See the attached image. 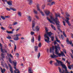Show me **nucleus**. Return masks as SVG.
Listing matches in <instances>:
<instances>
[{"instance_id":"1","label":"nucleus","mask_w":73,"mask_h":73,"mask_svg":"<svg viewBox=\"0 0 73 73\" xmlns=\"http://www.w3.org/2000/svg\"><path fill=\"white\" fill-rule=\"evenodd\" d=\"M57 48L59 49V50H60V45L59 44H58L57 46L56 45L55 46H52V48L50 47V53H54V50L55 49V53L56 54L58 55L59 57H61V56L62 57H63V56L65 57V55L64 54V53L63 52H61V53H58V50Z\"/></svg>"},{"instance_id":"2","label":"nucleus","mask_w":73,"mask_h":73,"mask_svg":"<svg viewBox=\"0 0 73 73\" xmlns=\"http://www.w3.org/2000/svg\"><path fill=\"white\" fill-rule=\"evenodd\" d=\"M45 30L47 34H45L44 35V36L45 38H47L48 39H45L44 40L46 42H47V43H49V36H48V35L49 36H50L52 35V33L51 32H48V29L46 27L45 28Z\"/></svg>"},{"instance_id":"3","label":"nucleus","mask_w":73,"mask_h":73,"mask_svg":"<svg viewBox=\"0 0 73 73\" xmlns=\"http://www.w3.org/2000/svg\"><path fill=\"white\" fill-rule=\"evenodd\" d=\"M54 21L55 22L56 25L57 26V28L58 29V31H59V32H62L61 31V29L59 28L61 27V26H60V21Z\"/></svg>"},{"instance_id":"4","label":"nucleus","mask_w":73,"mask_h":73,"mask_svg":"<svg viewBox=\"0 0 73 73\" xmlns=\"http://www.w3.org/2000/svg\"><path fill=\"white\" fill-rule=\"evenodd\" d=\"M53 14H52L51 16H50V18L51 19V20H53V21H54V22L56 23V22L54 21H58V18L57 17H56L55 19L54 18V17H53Z\"/></svg>"},{"instance_id":"5","label":"nucleus","mask_w":73,"mask_h":73,"mask_svg":"<svg viewBox=\"0 0 73 73\" xmlns=\"http://www.w3.org/2000/svg\"><path fill=\"white\" fill-rule=\"evenodd\" d=\"M36 7L37 8V11H39L40 12V13L43 16H44L45 15H44V13L41 10V9H40V7H39V6L38 5H37Z\"/></svg>"},{"instance_id":"6","label":"nucleus","mask_w":73,"mask_h":73,"mask_svg":"<svg viewBox=\"0 0 73 73\" xmlns=\"http://www.w3.org/2000/svg\"><path fill=\"white\" fill-rule=\"evenodd\" d=\"M32 29L34 31H35V29L34 28L35 27V22L34 21H32Z\"/></svg>"},{"instance_id":"7","label":"nucleus","mask_w":73,"mask_h":73,"mask_svg":"<svg viewBox=\"0 0 73 73\" xmlns=\"http://www.w3.org/2000/svg\"><path fill=\"white\" fill-rule=\"evenodd\" d=\"M50 57L52 58H55L58 57V56L54 54V53H53V54L51 55L50 56Z\"/></svg>"},{"instance_id":"8","label":"nucleus","mask_w":73,"mask_h":73,"mask_svg":"<svg viewBox=\"0 0 73 73\" xmlns=\"http://www.w3.org/2000/svg\"><path fill=\"white\" fill-rule=\"evenodd\" d=\"M44 13L46 16H49L50 14V11L49 10H45L44 11Z\"/></svg>"},{"instance_id":"9","label":"nucleus","mask_w":73,"mask_h":73,"mask_svg":"<svg viewBox=\"0 0 73 73\" xmlns=\"http://www.w3.org/2000/svg\"><path fill=\"white\" fill-rule=\"evenodd\" d=\"M66 19H67V20H65V21H66V23H67L68 24V25H69V26H70V25H71L69 22V18L68 17H66Z\"/></svg>"},{"instance_id":"10","label":"nucleus","mask_w":73,"mask_h":73,"mask_svg":"<svg viewBox=\"0 0 73 73\" xmlns=\"http://www.w3.org/2000/svg\"><path fill=\"white\" fill-rule=\"evenodd\" d=\"M14 69H15V70L14 71V72L15 73H20V71L18 69H16V67H14Z\"/></svg>"},{"instance_id":"11","label":"nucleus","mask_w":73,"mask_h":73,"mask_svg":"<svg viewBox=\"0 0 73 73\" xmlns=\"http://www.w3.org/2000/svg\"><path fill=\"white\" fill-rule=\"evenodd\" d=\"M8 65L9 66L10 68V72H11V73H13V69H12V68L11 66V65L9 64Z\"/></svg>"},{"instance_id":"12","label":"nucleus","mask_w":73,"mask_h":73,"mask_svg":"<svg viewBox=\"0 0 73 73\" xmlns=\"http://www.w3.org/2000/svg\"><path fill=\"white\" fill-rule=\"evenodd\" d=\"M29 4L31 5L33 4V0H27Z\"/></svg>"},{"instance_id":"13","label":"nucleus","mask_w":73,"mask_h":73,"mask_svg":"<svg viewBox=\"0 0 73 73\" xmlns=\"http://www.w3.org/2000/svg\"><path fill=\"white\" fill-rule=\"evenodd\" d=\"M7 3V4H8L9 5H10V6H11V5H12V1L10 0V1H7V2H6Z\"/></svg>"},{"instance_id":"14","label":"nucleus","mask_w":73,"mask_h":73,"mask_svg":"<svg viewBox=\"0 0 73 73\" xmlns=\"http://www.w3.org/2000/svg\"><path fill=\"white\" fill-rule=\"evenodd\" d=\"M35 31H36V32H38L40 30V27L38 26H36L35 27Z\"/></svg>"},{"instance_id":"15","label":"nucleus","mask_w":73,"mask_h":73,"mask_svg":"<svg viewBox=\"0 0 73 73\" xmlns=\"http://www.w3.org/2000/svg\"><path fill=\"white\" fill-rule=\"evenodd\" d=\"M47 19L48 20V21H49V22L50 23H52L53 24H55V23L54 22H53V21H51L50 19L49 18V17H47Z\"/></svg>"},{"instance_id":"16","label":"nucleus","mask_w":73,"mask_h":73,"mask_svg":"<svg viewBox=\"0 0 73 73\" xmlns=\"http://www.w3.org/2000/svg\"><path fill=\"white\" fill-rule=\"evenodd\" d=\"M17 14L19 17H22V13L21 12L19 11H18Z\"/></svg>"},{"instance_id":"17","label":"nucleus","mask_w":73,"mask_h":73,"mask_svg":"<svg viewBox=\"0 0 73 73\" xmlns=\"http://www.w3.org/2000/svg\"><path fill=\"white\" fill-rule=\"evenodd\" d=\"M27 19L29 22H32V18H31V16H28L27 17Z\"/></svg>"},{"instance_id":"18","label":"nucleus","mask_w":73,"mask_h":73,"mask_svg":"<svg viewBox=\"0 0 73 73\" xmlns=\"http://www.w3.org/2000/svg\"><path fill=\"white\" fill-rule=\"evenodd\" d=\"M66 42H67V44H72V41H69V39L68 38H67L66 39Z\"/></svg>"},{"instance_id":"19","label":"nucleus","mask_w":73,"mask_h":73,"mask_svg":"<svg viewBox=\"0 0 73 73\" xmlns=\"http://www.w3.org/2000/svg\"><path fill=\"white\" fill-rule=\"evenodd\" d=\"M29 73H33V71L32 70V68L30 67L29 68Z\"/></svg>"},{"instance_id":"20","label":"nucleus","mask_w":73,"mask_h":73,"mask_svg":"<svg viewBox=\"0 0 73 73\" xmlns=\"http://www.w3.org/2000/svg\"><path fill=\"white\" fill-rule=\"evenodd\" d=\"M1 68V71L2 73H4L5 72V69H3H3H2V68L1 67H0Z\"/></svg>"},{"instance_id":"21","label":"nucleus","mask_w":73,"mask_h":73,"mask_svg":"<svg viewBox=\"0 0 73 73\" xmlns=\"http://www.w3.org/2000/svg\"><path fill=\"white\" fill-rule=\"evenodd\" d=\"M55 60L56 61H57V62L58 65H59L60 64V65H61V64L62 63V62H61V61L58 60L56 59H55Z\"/></svg>"},{"instance_id":"22","label":"nucleus","mask_w":73,"mask_h":73,"mask_svg":"<svg viewBox=\"0 0 73 73\" xmlns=\"http://www.w3.org/2000/svg\"><path fill=\"white\" fill-rule=\"evenodd\" d=\"M64 69H65V71L63 70L62 72V73H66L67 72H68V70L67 69V68L66 67V68H64Z\"/></svg>"},{"instance_id":"23","label":"nucleus","mask_w":73,"mask_h":73,"mask_svg":"<svg viewBox=\"0 0 73 73\" xmlns=\"http://www.w3.org/2000/svg\"><path fill=\"white\" fill-rule=\"evenodd\" d=\"M1 56L2 57L1 58L3 61H4L3 58H5V56H4V54H3V53H1Z\"/></svg>"},{"instance_id":"24","label":"nucleus","mask_w":73,"mask_h":73,"mask_svg":"<svg viewBox=\"0 0 73 73\" xmlns=\"http://www.w3.org/2000/svg\"><path fill=\"white\" fill-rule=\"evenodd\" d=\"M61 65L62 66V67L63 68H64H64H66V67L65 65L63 64L62 63V64L61 63Z\"/></svg>"},{"instance_id":"25","label":"nucleus","mask_w":73,"mask_h":73,"mask_svg":"<svg viewBox=\"0 0 73 73\" xmlns=\"http://www.w3.org/2000/svg\"><path fill=\"white\" fill-rule=\"evenodd\" d=\"M6 32L9 34H12L13 33V32L12 31H6Z\"/></svg>"},{"instance_id":"26","label":"nucleus","mask_w":73,"mask_h":73,"mask_svg":"<svg viewBox=\"0 0 73 73\" xmlns=\"http://www.w3.org/2000/svg\"><path fill=\"white\" fill-rule=\"evenodd\" d=\"M13 63L14 64V67H15L16 66V64H17V62L16 61L14 60V61H13Z\"/></svg>"},{"instance_id":"27","label":"nucleus","mask_w":73,"mask_h":73,"mask_svg":"<svg viewBox=\"0 0 73 73\" xmlns=\"http://www.w3.org/2000/svg\"><path fill=\"white\" fill-rule=\"evenodd\" d=\"M21 36V34H18L17 35H14V36L15 37H19V36Z\"/></svg>"},{"instance_id":"28","label":"nucleus","mask_w":73,"mask_h":73,"mask_svg":"<svg viewBox=\"0 0 73 73\" xmlns=\"http://www.w3.org/2000/svg\"><path fill=\"white\" fill-rule=\"evenodd\" d=\"M1 52L2 53H5L4 52H5V53H7V52L6 50H5V49H2V51H1Z\"/></svg>"},{"instance_id":"29","label":"nucleus","mask_w":73,"mask_h":73,"mask_svg":"<svg viewBox=\"0 0 73 73\" xmlns=\"http://www.w3.org/2000/svg\"><path fill=\"white\" fill-rule=\"evenodd\" d=\"M33 12H34V13L35 14H36V15H37V14L38 13L37 12V11L35 9H33Z\"/></svg>"},{"instance_id":"30","label":"nucleus","mask_w":73,"mask_h":73,"mask_svg":"<svg viewBox=\"0 0 73 73\" xmlns=\"http://www.w3.org/2000/svg\"><path fill=\"white\" fill-rule=\"evenodd\" d=\"M51 28H52L53 29L55 30V31H56V28H55V27H54V26L53 25H51Z\"/></svg>"},{"instance_id":"31","label":"nucleus","mask_w":73,"mask_h":73,"mask_svg":"<svg viewBox=\"0 0 73 73\" xmlns=\"http://www.w3.org/2000/svg\"><path fill=\"white\" fill-rule=\"evenodd\" d=\"M60 15H61L60 14H55V16L56 17H57V18L58 16L59 17H60Z\"/></svg>"},{"instance_id":"32","label":"nucleus","mask_w":73,"mask_h":73,"mask_svg":"<svg viewBox=\"0 0 73 73\" xmlns=\"http://www.w3.org/2000/svg\"><path fill=\"white\" fill-rule=\"evenodd\" d=\"M56 2L54 1L50 3V5H49L50 6V5H54V4H55Z\"/></svg>"},{"instance_id":"33","label":"nucleus","mask_w":73,"mask_h":73,"mask_svg":"<svg viewBox=\"0 0 73 73\" xmlns=\"http://www.w3.org/2000/svg\"><path fill=\"white\" fill-rule=\"evenodd\" d=\"M14 40H15L17 41V40H19V37H15L14 38Z\"/></svg>"},{"instance_id":"34","label":"nucleus","mask_w":73,"mask_h":73,"mask_svg":"<svg viewBox=\"0 0 73 73\" xmlns=\"http://www.w3.org/2000/svg\"><path fill=\"white\" fill-rule=\"evenodd\" d=\"M12 7H10V8H7L6 9L7 11H10V10H11Z\"/></svg>"},{"instance_id":"35","label":"nucleus","mask_w":73,"mask_h":73,"mask_svg":"<svg viewBox=\"0 0 73 73\" xmlns=\"http://www.w3.org/2000/svg\"><path fill=\"white\" fill-rule=\"evenodd\" d=\"M38 49V46H35V52H37V50Z\"/></svg>"},{"instance_id":"36","label":"nucleus","mask_w":73,"mask_h":73,"mask_svg":"<svg viewBox=\"0 0 73 73\" xmlns=\"http://www.w3.org/2000/svg\"><path fill=\"white\" fill-rule=\"evenodd\" d=\"M35 41V38H34V37H33L31 39V42H34V41Z\"/></svg>"},{"instance_id":"37","label":"nucleus","mask_w":73,"mask_h":73,"mask_svg":"<svg viewBox=\"0 0 73 73\" xmlns=\"http://www.w3.org/2000/svg\"><path fill=\"white\" fill-rule=\"evenodd\" d=\"M9 61L11 64L12 63V60H11V58H9Z\"/></svg>"},{"instance_id":"38","label":"nucleus","mask_w":73,"mask_h":73,"mask_svg":"<svg viewBox=\"0 0 73 73\" xmlns=\"http://www.w3.org/2000/svg\"><path fill=\"white\" fill-rule=\"evenodd\" d=\"M37 58L38 59L40 58V53L39 52L38 55H37Z\"/></svg>"},{"instance_id":"39","label":"nucleus","mask_w":73,"mask_h":73,"mask_svg":"<svg viewBox=\"0 0 73 73\" xmlns=\"http://www.w3.org/2000/svg\"><path fill=\"white\" fill-rule=\"evenodd\" d=\"M45 5H43L41 7L42 9H44L45 8Z\"/></svg>"},{"instance_id":"40","label":"nucleus","mask_w":73,"mask_h":73,"mask_svg":"<svg viewBox=\"0 0 73 73\" xmlns=\"http://www.w3.org/2000/svg\"><path fill=\"white\" fill-rule=\"evenodd\" d=\"M56 41L58 42H59V43H61V42H60V41L58 40V38H56Z\"/></svg>"},{"instance_id":"41","label":"nucleus","mask_w":73,"mask_h":73,"mask_svg":"<svg viewBox=\"0 0 73 73\" xmlns=\"http://www.w3.org/2000/svg\"><path fill=\"white\" fill-rule=\"evenodd\" d=\"M1 17L3 20H5V17L3 16H1Z\"/></svg>"},{"instance_id":"42","label":"nucleus","mask_w":73,"mask_h":73,"mask_svg":"<svg viewBox=\"0 0 73 73\" xmlns=\"http://www.w3.org/2000/svg\"><path fill=\"white\" fill-rule=\"evenodd\" d=\"M58 70H59V72H60V73H62V71L61 70V68H60L59 67H58Z\"/></svg>"},{"instance_id":"43","label":"nucleus","mask_w":73,"mask_h":73,"mask_svg":"<svg viewBox=\"0 0 73 73\" xmlns=\"http://www.w3.org/2000/svg\"><path fill=\"white\" fill-rule=\"evenodd\" d=\"M7 56H8V57H9L10 56L11 57V58H13V56H12V55L11 54H7Z\"/></svg>"},{"instance_id":"44","label":"nucleus","mask_w":73,"mask_h":73,"mask_svg":"<svg viewBox=\"0 0 73 73\" xmlns=\"http://www.w3.org/2000/svg\"><path fill=\"white\" fill-rule=\"evenodd\" d=\"M72 68L71 65H69V66H68V68L69 69H71L72 68Z\"/></svg>"},{"instance_id":"45","label":"nucleus","mask_w":73,"mask_h":73,"mask_svg":"<svg viewBox=\"0 0 73 73\" xmlns=\"http://www.w3.org/2000/svg\"><path fill=\"white\" fill-rule=\"evenodd\" d=\"M0 46L1 47V48H0L1 50V51H3V48H2V44L0 43Z\"/></svg>"},{"instance_id":"46","label":"nucleus","mask_w":73,"mask_h":73,"mask_svg":"<svg viewBox=\"0 0 73 73\" xmlns=\"http://www.w3.org/2000/svg\"><path fill=\"white\" fill-rule=\"evenodd\" d=\"M17 22H15L13 23V25H17Z\"/></svg>"},{"instance_id":"47","label":"nucleus","mask_w":73,"mask_h":73,"mask_svg":"<svg viewBox=\"0 0 73 73\" xmlns=\"http://www.w3.org/2000/svg\"><path fill=\"white\" fill-rule=\"evenodd\" d=\"M38 39L39 41H40V40H41V36H40V35H39Z\"/></svg>"},{"instance_id":"48","label":"nucleus","mask_w":73,"mask_h":73,"mask_svg":"<svg viewBox=\"0 0 73 73\" xmlns=\"http://www.w3.org/2000/svg\"><path fill=\"white\" fill-rule=\"evenodd\" d=\"M11 10H13V11H16V9L11 7Z\"/></svg>"},{"instance_id":"49","label":"nucleus","mask_w":73,"mask_h":73,"mask_svg":"<svg viewBox=\"0 0 73 73\" xmlns=\"http://www.w3.org/2000/svg\"><path fill=\"white\" fill-rule=\"evenodd\" d=\"M66 15L67 16V17H69V16H70V15H69V14L68 13H67V12H66Z\"/></svg>"},{"instance_id":"50","label":"nucleus","mask_w":73,"mask_h":73,"mask_svg":"<svg viewBox=\"0 0 73 73\" xmlns=\"http://www.w3.org/2000/svg\"><path fill=\"white\" fill-rule=\"evenodd\" d=\"M63 34L64 37H66V35L65 34V32L64 31H63Z\"/></svg>"},{"instance_id":"51","label":"nucleus","mask_w":73,"mask_h":73,"mask_svg":"<svg viewBox=\"0 0 73 73\" xmlns=\"http://www.w3.org/2000/svg\"><path fill=\"white\" fill-rule=\"evenodd\" d=\"M38 46L39 48H40L41 46V42H40L38 44Z\"/></svg>"},{"instance_id":"52","label":"nucleus","mask_w":73,"mask_h":73,"mask_svg":"<svg viewBox=\"0 0 73 73\" xmlns=\"http://www.w3.org/2000/svg\"><path fill=\"white\" fill-rule=\"evenodd\" d=\"M50 37L51 38L52 41H53V40H54V37L53 36H52V37L50 36Z\"/></svg>"},{"instance_id":"53","label":"nucleus","mask_w":73,"mask_h":73,"mask_svg":"<svg viewBox=\"0 0 73 73\" xmlns=\"http://www.w3.org/2000/svg\"><path fill=\"white\" fill-rule=\"evenodd\" d=\"M14 46H15V47H14V52H15V50H16V44H14Z\"/></svg>"},{"instance_id":"54","label":"nucleus","mask_w":73,"mask_h":73,"mask_svg":"<svg viewBox=\"0 0 73 73\" xmlns=\"http://www.w3.org/2000/svg\"><path fill=\"white\" fill-rule=\"evenodd\" d=\"M35 17L36 18V19H38V20H39V19H40L39 17H38L37 15H35Z\"/></svg>"},{"instance_id":"55","label":"nucleus","mask_w":73,"mask_h":73,"mask_svg":"<svg viewBox=\"0 0 73 73\" xmlns=\"http://www.w3.org/2000/svg\"><path fill=\"white\" fill-rule=\"evenodd\" d=\"M7 38L8 39H11V38H12L10 36H8L7 37Z\"/></svg>"},{"instance_id":"56","label":"nucleus","mask_w":73,"mask_h":73,"mask_svg":"<svg viewBox=\"0 0 73 73\" xmlns=\"http://www.w3.org/2000/svg\"><path fill=\"white\" fill-rule=\"evenodd\" d=\"M35 34V33L31 31V35H33Z\"/></svg>"},{"instance_id":"57","label":"nucleus","mask_w":73,"mask_h":73,"mask_svg":"<svg viewBox=\"0 0 73 73\" xmlns=\"http://www.w3.org/2000/svg\"><path fill=\"white\" fill-rule=\"evenodd\" d=\"M5 66L7 69H8V65H7L6 64H5Z\"/></svg>"},{"instance_id":"58","label":"nucleus","mask_w":73,"mask_h":73,"mask_svg":"<svg viewBox=\"0 0 73 73\" xmlns=\"http://www.w3.org/2000/svg\"><path fill=\"white\" fill-rule=\"evenodd\" d=\"M16 56L17 57H18L19 56V53H17L16 54H15Z\"/></svg>"},{"instance_id":"59","label":"nucleus","mask_w":73,"mask_h":73,"mask_svg":"<svg viewBox=\"0 0 73 73\" xmlns=\"http://www.w3.org/2000/svg\"><path fill=\"white\" fill-rule=\"evenodd\" d=\"M49 63L51 65H52V64L53 63V61L52 60L50 61Z\"/></svg>"},{"instance_id":"60","label":"nucleus","mask_w":73,"mask_h":73,"mask_svg":"<svg viewBox=\"0 0 73 73\" xmlns=\"http://www.w3.org/2000/svg\"><path fill=\"white\" fill-rule=\"evenodd\" d=\"M66 62L69 65H70V63L68 62V61L66 60Z\"/></svg>"},{"instance_id":"61","label":"nucleus","mask_w":73,"mask_h":73,"mask_svg":"<svg viewBox=\"0 0 73 73\" xmlns=\"http://www.w3.org/2000/svg\"><path fill=\"white\" fill-rule=\"evenodd\" d=\"M63 50L64 52V53H65V54H66V50H65V49H64Z\"/></svg>"},{"instance_id":"62","label":"nucleus","mask_w":73,"mask_h":73,"mask_svg":"<svg viewBox=\"0 0 73 73\" xmlns=\"http://www.w3.org/2000/svg\"><path fill=\"white\" fill-rule=\"evenodd\" d=\"M2 1H3V2H7V0H2Z\"/></svg>"},{"instance_id":"63","label":"nucleus","mask_w":73,"mask_h":73,"mask_svg":"<svg viewBox=\"0 0 73 73\" xmlns=\"http://www.w3.org/2000/svg\"><path fill=\"white\" fill-rule=\"evenodd\" d=\"M63 25L64 26H66L65 22L64 21H63Z\"/></svg>"},{"instance_id":"64","label":"nucleus","mask_w":73,"mask_h":73,"mask_svg":"<svg viewBox=\"0 0 73 73\" xmlns=\"http://www.w3.org/2000/svg\"><path fill=\"white\" fill-rule=\"evenodd\" d=\"M5 17L6 18H10V17L9 16H5Z\"/></svg>"}]
</instances>
